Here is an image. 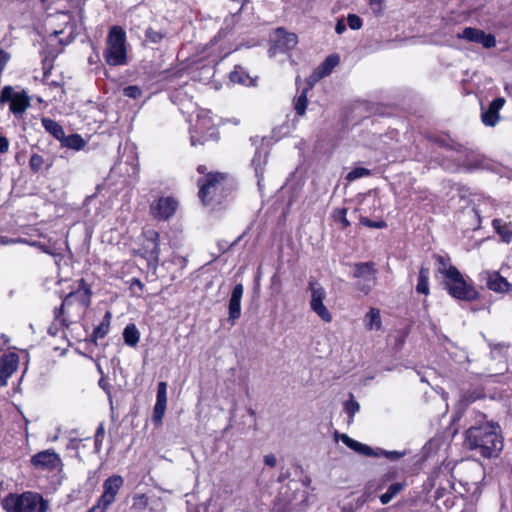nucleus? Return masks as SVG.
I'll return each mask as SVG.
<instances>
[{"label":"nucleus","mask_w":512,"mask_h":512,"mask_svg":"<svg viewBox=\"0 0 512 512\" xmlns=\"http://www.w3.org/2000/svg\"><path fill=\"white\" fill-rule=\"evenodd\" d=\"M466 445L484 458L497 457L503 449L501 428L497 423L486 422L466 431Z\"/></svg>","instance_id":"nucleus-1"},{"label":"nucleus","mask_w":512,"mask_h":512,"mask_svg":"<svg viewBox=\"0 0 512 512\" xmlns=\"http://www.w3.org/2000/svg\"><path fill=\"white\" fill-rule=\"evenodd\" d=\"M91 289L84 279L77 282V288L67 294L59 308L54 311L55 320L64 326L79 318L91 303Z\"/></svg>","instance_id":"nucleus-2"},{"label":"nucleus","mask_w":512,"mask_h":512,"mask_svg":"<svg viewBox=\"0 0 512 512\" xmlns=\"http://www.w3.org/2000/svg\"><path fill=\"white\" fill-rule=\"evenodd\" d=\"M437 260L442 265L439 271L445 276V289L451 297L462 301H474L478 299L479 292L472 282H468L455 266H447L444 257L438 256Z\"/></svg>","instance_id":"nucleus-3"},{"label":"nucleus","mask_w":512,"mask_h":512,"mask_svg":"<svg viewBox=\"0 0 512 512\" xmlns=\"http://www.w3.org/2000/svg\"><path fill=\"white\" fill-rule=\"evenodd\" d=\"M2 507L6 512H46L48 504L40 494L28 491L10 493L2 500Z\"/></svg>","instance_id":"nucleus-4"},{"label":"nucleus","mask_w":512,"mask_h":512,"mask_svg":"<svg viewBox=\"0 0 512 512\" xmlns=\"http://www.w3.org/2000/svg\"><path fill=\"white\" fill-rule=\"evenodd\" d=\"M104 58L110 66L127 63L126 33L120 26H112L106 38Z\"/></svg>","instance_id":"nucleus-5"},{"label":"nucleus","mask_w":512,"mask_h":512,"mask_svg":"<svg viewBox=\"0 0 512 512\" xmlns=\"http://www.w3.org/2000/svg\"><path fill=\"white\" fill-rule=\"evenodd\" d=\"M226 184V176L221 173H208L205 177L198 180L199 198L204 205L211 202H219L220 194Z\"/></svg>","instance_id":"nucleus-6"},{"label":"nucleus","mask_w":512,"mask_h":512,"mask_svg":"<svg viewBox=\"0 0 512 512\" xmlns=\"http://www.w3.org/2000/svg\"><path fill=\"white\" fill-rule=\"evenodd\" d=\"M31 98L24 89L16 90L12 86H4L0 91V104L9 103L10 112L21 118L30 107Z\"/></svg>","instance_id":"nucleus-7"},{"label":"nucleus","mask_w":512,"mask_h":512,"mask_svg":"<svg viewBox=\"0 0 512 512\" xmlns=\"http://www.w3.org/2000/svg\"><path fill=\"white\" fill-rule=\"evenodd\" d=\"M191 133V144H203L209 139H217V129L210 116V112L206 110H200L197 113L196 123L190 130Z\"/></svg>","instance_id":"nucleus-8"},{"label":"nucleus","mask_w":512,"mask_h":512,"mask_svg":"<svg viewBox=\"0 0 512 512\" xmlns=\"http://www.w3.org/2000/svg\"><path fill=\"white\" fill-rule=\"evenodd\" d=\"M308 290L311 292L310 309L325 323L333 320L331 312L324 304L327 293L325 288L315 279L308 283Z\"/></svg>","instance_id":"nucleus-9"},{"label":"nucleus","mask_w":512,"mask_h":512,"mask_svg":"<svg viewBox=\"0 0 512 512\" xmlns=\"http://www.w3.org/2000/svg\"><path fill=\"white\" fill-rule=\"evenodd\" d=\"M123 482V478L119 475L108 477L103 483V494L88 512H105L115 501V497L122 487Z\"/></svg>","instance_id":"nucleus-10"},{"label":"nucleus","mask_w":512,"mask_h":512,"mask_svg":"<svg viewBox=\"0 0 512 512\" xmlns=\"http://www.w3.org/2000/svg\"><path fill=\"white\" fill-rule=\"evenodd\" d=\"M432 141L439 147L455 151L457 154H459L456 160L466 168L473 169L477 167L476 162L472 160V158L474 157V152L466 148L462 144L456 143L455 141L446 136L435 137L432 139Z\"/></svg>","instance_id":"nucleus-11"},{"label":"nucleus","mask_w":512,"mask_h":512,"mask_svg":"<svg viewBox=\"0 0 512 512\" xmlns=\"http://www.w3.org/2000/svg\"><path fill=\"white\" fill-rule=\"evenodd\" d=\"M30 462L35 469L48 472L59 470L63 465L59 454L52 449L38 452L31 457Z\"/></svg>","instance_id":"nucleus-12"},{"label":"nucleus","mask_w":512,"mask_h":512,"mask_svg":"<svg viewBox=\"0 0 512 512\" xmlns=\"http://www.w3.org/2000/svg\"><path fill=\"white\" fill-rule=\"evenodd\" d=\"M178 200L172 196L159 197L150 205V214L157 220H168L176 212Z\"/></svg>","instance_id":"nucleus-13"},{"label":"nucleus","mask_w":512,"mask_h":512,"mask_svg":"<svg viewBox=\"0 0 512 512\" xmlns=\"http://www.w3.org/2000/svg\"><path fill=\"white\" fill-rule=\"evenodd\" d=\"M18 366V354L9 352L0 357V388L8 384L9 378L17 371Z\"/></svg>","instance_id":"nucleus-14"},{"label":"nucleus","mask_w":512,"mask_h":512,"mask_svg":"<svg viewBox=\"0 0 512 512\" xmlns=\"http://www.w3.org/2000/svg\"><path fill=\"white\" fill-rule=\"evenodd\" d=\"M505 104L503 97L494 99L487 109H483L481 113V120L485 126L494 127L500 120L499 112Z\"/></svg>","instance_id":"nucleus-15"},{"label":"nucleus","mask_w":512,"mask_h":512,"mask_svg":"<svg viewBox=\"0 0 512 512\" xmlns=\"http://www.w3.org/2000/svg\"><path fill=\"white\" fill-rule=\"evenodd\" d=\"M145 242L143 244V249L147 257L158 263L159 255H160V245H159V233L155 230H147L144 233Z\"/></svg>","instance_id":"nucleus-16"},{"label":"nucleus","mask_w":512,"mask_h":512,"mask_svg":"<svg viewBox=\"0 0 512 512\" xmlns=\"http://www.w3.org/2000/svg\"><path fill=\"white\" fill-rule=\"evenodd\" d=\"M243 285L236 284L231 292V296L229 299V321L232 323L235 322L241 316V299L243 296Z\"/></svg>","instance_id":"nucleus-17"},{"label":"nucleus","mask_w":512,"mask_h":512,"mask_svg":"<svg viewBox=\"0 0 512 512\" xmlns=\"http://www.w3.org/2000/svg\"><path fill=\"white\" fill-rule=\"evenodd\" d=\"M487 287L498 293L508 292L512 285L507 281L506 278L502 277L498 272H485Z\"/></svg>","instance_id":"nucleus-18"},{"label":"nucleus","mask_w":512,"mask_h":512,"mask_svg":"<svg viewBox=\"0 0 512 512\" xmlns=\"http://www.w3.org/2000/svg\"><path fill=\"white\" fill-rule=\"evenodd\" d=\"M342 442L354 452L367 457H380V453L372 447L352 439L346 434L341 435Z\"/></svg>","instance_id":"nucleus-19"},{"label":"nucleus","mask_w":512,"mask_h":512,"mask_svg":"<svg viewBox=\"0 0 512 512\" xmlns=\"http://www.w3.org/2000/svg\"><path fill=\"white\" fill-rule=\"evenodd\" d=\"M276 44L274 49L288 51L294 48L297 44V36L294 33L286 32L282 28L276 30Z\"/></svg>","instance_id":"nucleus-20"},{"label":"nucleus","mask_w":512,"mask_h":512,"mask_svg":"<svg viewBox=\"0 0 512 512\" xmlns=\"http://www.w3.org/2000/svg\"><path fill=\"white\" fill-rule=\"evenodd\" d=\"M376 270L374 264L371 262L358 263L355 265L353 276L355 278H361L366 282H375Z\"/></svg>","instance_id":"nucleus-21"},{"label":"nucleus","mask_w":512,"mask_h":512,"mask_svg":"<svg viewBox=\"0 0 512 512\" xmlns=\"http://www.w3.org/2000/svg\"><path fill=\"white\" fill-rule=\"evenodd\" d=\"M492 227L504 243L512 242V222L496 218L492 221Z\"/></svg>","instance_id":"nucleus-22"},{"label":"nucleus","mask_w":512,"mask_h":512,"mask_svg":"<svg viewBox=\"0 0 512 512\" xmlns=\"http://www.w3.org/2000/svg\"><path fill=\"white\" fill-rule=\"evenodd\" d=\"M364 326L368 331L372 330H380L382 328V320L380 310L374 307H371L369 311L365 314Z\"/></svg>","instance_id":"nucleus-23"},{"label":"nucleus","mask_w":512,"mask_h":512,"mask_svg":"<svg viewBox=\"0 0 512 512\" xmlns=\"http://www.w3.org/2000/svg\"><path fill=\"white\" fill-rule=\"evenodd\" d=\"M339 64L338 55H330L325 61L316 69L315 75L317 78H322L329 75L332 70Z\"/></svg>","instance_id":"nucleus-24"},{"label":"nucleus","mask_w":512,"mask_h":512,"mask_svg":"<svg viewBox=\"0 0 512 512\" xmlns=\"http://www.w3.org/2000/svg\"><path fill=\"white\" fill-rule=\"evenodd\" d=\"M267 162V154L257 150L252 159V165L255 170L256 177L258 178V185L260 186L263 179L264 166Z\"/></svg>","instance_id":"nucleus-25"},{"label":"nucleus","mask_w":512,"mask_h":512,"mask_svg":"<svg viewBox=\"0 0 512 512\" xmlns=\"http://www.w3.org/2000/svg\"><path fill=\"white\" fill-rule=\"evenodd\" d=\"M429 275L430 271L427 267L421 266L418 274V282L416 285V292L423 295H428L429 289Z\"/></svg>","instance_id":"nucleus-26"},{"label":"nucleus","mask_w":512,"mask_h":512,"mask_svg":"<svg viewBox=\"0 0 512 512\" xmlns=\"http://www.w3.org/2000/svg\"><path fill=\"white\" fill-rule=\"evenodd\" d=\"M123 339L126 345L135 347L140 339V332L135 324H128L123 331Z\"/></svg>","instance_id":"nucleus-27"},{"label":"nucleus","mask_w":512,"mask_h":512,"mask_svg":"<svg viewBox=\"0 0 512 512\" xmlns=\"http://www.w3.org/2000/svg\"><path fill=\"white\" fill-rule=\"evenodd\" d=\"M42 126L47 132L53 135L56 139L61 140L64 138V130L56 121L50 118H42Z\"/></svg>","instance_id":"nucleus-28"},{"label":"nucleus","mask_w":512,"mask_h":512,"mask_svg":"<svg viewBox=\"0 0 512 512\" xmlns=\"http://www.w3.org/2000/svg\"><path fill=\"white\" fill-rule=\"evenodd\" d=\"M405 487L403 482H395L389 485L387 491L380 496V502L383 505L388 504L394 497H396Z\"/></svg>","instance_id":"nucleus-29"},{"label":"nucleus","mask_w":512,"mask_h":512,"mask_svg":"<svg viewBox=\"0 0 512 512\" xmlns=\"http://www.w3.org/2000/svg\"><path fill=\"white\" fill-rule=\"evenodd\" d=\"M111 312L107 311L104 315L102 322L94 328L93 337L95 339L104 338L110 329Z\"/></svg>","instance_id":"nucleus-30"},{"label":"nucleus","mask_w":512,"mask_h":512,"mask_svg":"<svg viewBox=\"0 0 512 512\" xmlns=\"http://www.w3.org/2000/svg\"><path fill=\"white\" fill-rule=\"evenodd\" d=\"M230 81L233 83L249 85L251 84V78L249 75L241 68L236 67L229 75Z\"/></svg>","instance_id":"nucleus-31"},{"label":"nucleus","mask_w":512,"mask_h":512,"mask_svg":"<svg viewBox=\"0 0 512 512\" xmlns=\"http://www.w3.org/2000/svg\"><path fill=\"white\" fill-rule=\"evenodd\" d=\"M62 139L66 147L74 150H81L86 144L85 140L79 134H71L67 137L64 136Z\"/></svg>","instance_id":"nucleus-32"},{"label":"nucleus","mask_w":512,"mask_h":512,"mask_svg":"<svg viewBox=\"0 0 512 512\" xmlns=\"http://www.w3.org/2000/svg\"><path fill=\"white\" fill-rule=\"evenodd\" d=\"M480 29L473 28V27H466L463 29L461 33L457 34V37L460 39H464L468 42L476 43L479 40V36L481 35Z\"/></svg>","instance_id":"nucleus-33"},{"label":"nucleus","mask_w":512,"mask_h":512,"mask_svg":"<svg viewBox=\"0 0 512 512\" xmlns=\"http://www.w3.org/2000/svg\"><path fill=\"white\" fill-rule=\"evenodd\" d=\"M360 405L354 399L353 394L349 395V399L344 402V410L349 416V422L353 421V417L359 411Z\"/></svg>","instance_id":"nucleus-34"},{"label":"nucleus","mask_w":512,"mask_h":512,"mask_svg":"<svg viewBox=\"0 0 512 512\" xmlns=\"http://www.w3.org/2000/svg\"><path fill=\"white\" fill-rule=\"evenodd\" d=\"M166 36V33L162 31H156L153 28L149 27L145 31V38L147 42L158 44L160 43Z\"/></svg>","instance_id":"nucleus-35"},{"label":"nucleus","mask_w":512,"mask_h":512,"mask_svg":"<svg viewBox=\"0 0 512 512\" xmlns=\"http://www.w3.org/2000/svg\"><path fill=\"white\" fill-rule=\"evenodd\" d=\"M476 43L481 44L486 49H490L496 46V39L493 34H486L482 30L481 35L479 36V40Z\"/></svg>","instance_id":"nucleus-36"},{"label":"nucleus","mask_w":512,"mask_h":512,"mask_svg":"<svg viewBox=\"0 0 512 512\" xmlns=\"http://www.w3.org/2000/svg\"><path fill=\"white\" fill-rule=\"evenodd\" d=\"M307 107V96H306V90H304L296 99L295 101V111L297 115L302 116L304 115Z\"/></svg>","instance_id":"nucleus-37"},{"label":"nucleus","mask_w":512,"mask_h":512,"mask_svg":"<svg viewBox=\"0 0 512 512\" xmlns=\"http://www.w3.org/2000/svg\"><path fill=\"white\" fill-rule=\"evenodd\" d=\"M166 405L167 404L155 403V406L153 409V414H152V421L156 425H159L162 423V420H163V417H164V414L166 411Z\"/></svg>","instance_id":"nucleus-38"},{"label":"nucleus","mask_w":512,"mask_h":512,"mask_svg":"<svg viewBox=\"0 0 512 512\" xmlns=\"http://www.w3.org/2000/svg\"><path fill=\"white\" fill-rule=\"evenodd\" d=\"M371 174L370 170L364 167H357L351 170L347 176L346 179L348 181H354L362 177L369 176Z\"/></svg>","instance_id":"nucleus-39"},{"label":"nucleus","mask_w":512,"mask_h":512,"mask_svg":"<svg viewBox=\"0 0 512 512\" xmlns=\"http://www.w3.org/2000/svg\"><path fill=\"white\" fill-rule=\"evenodd\" d=\"M105 435V428L104 424L100 423V425L97 427L95 436H94V447L96 452H100L102 448V442Z\"/></svg>","instance_id":"nucleus-40"},{"label":"nucleus","mask_w":512,"mask_h":512,"mask_svg":"<svg viewBox=\"0 0 512 512\" xmlns=\"http://www.w3.org/2000/svg\"><path fill=\"white\" fill-rule=\"evenodd\" d=\"M156 403L167 404V383L166 382L158 383Z\"/></svg>","instance_id":"nucleus-41"},{"label":"nucleus","mask_w":512,"mask_h":512,"mask_svg":"<svg viewBox=\"0 0 512 512\" xmlns=\"http://www.w3.org/2000/svg\"><path fill=\"white\" fill-rule=\"evenodd\" d=\"M142 94V89L136 85H130L123 89V95L132 99H138Z\"/></svg>","instance_id":"nucleus-42"},{"label":"nucleus","mask_w":512,"mask_h":512,"mask_svg":"<svg viewBox=\"0 0 512 512\" xmlns=\"http://www.w3.org/2000/svg\"><path fill=\"white\" fill-rule=\"evenodd\" d=\"M360 222H361L362 225H364L366 227H369V228L382 229V228H385L387 226L386 222L383 221V220L373 221V220H370L367 217H362L360 219Z\"/></svg>","instance_id":"nucleus-43"},{"label":"nucleus","mask_w":512,"mask_h":512,"mask_svg":"<svg viewBox=\"0 0 512 512\" xmlns=\"http://www.w3.org/2000/svg\"><path fill=\"white\" fill-rule=\"evenodd\" d=\"M43 164H44V159L41 155L33 154L31 156L30 161H29V166L33 171H35V172L39 171L42 168Z\"/></svg>","instance_id":"nucleus-44"},{"label":"nucleus","mask_w":512,"mask_h":512,"mask_svg":"<svg viewBox=\"0 0 512 512\" xmlns=\"http://www.w3.org/2000/svg\"><path fill=\"white\" fill-rule=\"evenodd\" d=\"M347 24L352 30H358L362 27V19L356 14H349Z\"/></svg>","instance_id":"nucleus-45"},{"label":"nucleus","mask_w":512,"mask_h":512,"mask_svg":"<svg viewBox=\"0 0 512 512\" xmlns=\"http://www.w3.org/2000/svg\"><path fill=\"white\" fill-rule=\"evenodd\" d=\"M378 453H380V457L384 456L389 460H397L405 455V452H399V451H386L382 449H376Z\"/></svg>","instance_id":"nucleus-46"},{"label":"nucleus","mask_w":512,"mask_h":512,"mask_svg":"<svg viewBox=\"0 0 512 512\" xmlns=\"http://www.w3.org/2000/svg\"><path fill=\"white\" fill-rule=\"evenodd\" d=\"M347 210L345 208H342L337 211V214L335 215V218L337 221H339L343 228H346L350 225V222L348 221L346 217Z\"/></svg>","instance_id":"nucleus-47"},{"label":"nucleus","mask_w":512,"mask_h":512,"mask_svg":"<svg viewBox=\"0 0 512 512\" xmlns=\"http://www.w3.org/2000/svg\"><path fill=\"white\" fill-rule=\"evenodd\" d=\"M17 243H28L26 239L22 238H8L6 236L0 235V245H10V244H17Z\"/></svg>","instance_id":"nucleus-48"},{"label":"nucleus","mask_w":512,"mask_h":512,"mask_svg":"<svg viewBox=\"0 0 512 512\" xmlns=\"http://www.w3.org/2000/svg\"><path fill=\"white\" fill-rule=\"evenodd\" d=\"M9 54L4 50L0 49V75L2 74L7 62L9 61Z\"/></svg>","instance_id":"nucleus-49"},{"label":"nucleus","mask_w":512,"mask_h":512,"mask_svg":"<svg viewBox=\"0 0 512 512\" xmlns=\"http://www.w3.org/2000/svg\"><path fill=\"white\" fill-rule=\"evenodd\" d=\"M264 463L270 467H274L277 463V459L273 454H267L264 456Z\"/></svg>","instance_id":"nucleus-50"},{"label":"nucleus","mask_w":512,"mask_h":512,"mask_svg":"<svg viewBox=\"0 0 512 512\" xmlns=\"http://www.w3.org/2000/svg\"><path fill=\"white\" fill-rule=\"evenodd\" d=\"M49 73H50V71H49V70H47V71H45V72H44V75H43V82H44V83H46L47 85H49V87H55V88L60 87V84H59L58 82H56V81H51V82H49V81H48Z\"/></svg>","instance_id":"nucleus-51"},{"label":"nucleus","mask_w":512,"mask_h":512,"mask_svg":"<svg viewBox=\"0 0 512 512\" xmlns=\"http://www.w3.org/2000/svg\"><path fill=\"white\" fill-rule=\"evenodd\" d=\"M346 30V24L343 19L338 20L335 26V31L337 34H342Z\"/></svg>","instance_id":"nucleus-52"},{"label":"nucleus","mask_w":512,"mask_h":512,"mask_svg":"<svg viewBox=\"0 0 512 512\" xmlns=\"http://www.w3.org/2000/svg\"><path fill=\"white\" fill-rule=\"evenodd\" d=\"M9 149V142L6 137H0V152L5 153Z\"/></svg>","instance_id":"nucleus-53"},{"label":"nucleus","mask_w":512,"mask_h":512,"mask_svg":"<svg viewBox=\"0 0 512 512\" xmlns=\"http://www.w3.org/2000/svg\"><path fill=\"white\" fill-rule=\"evenodd\" d=\"M27 244H30L32 246H36V247L40 248L43 252H45L47 254H52V252L50 251V249L47 246H45V245H43V244H41L39 242H28Z\"/></svg>","instance_id":"nucleus-54"},{"label":"nucleus","mask_w":512,"mask_h":512,"mask_svg":"<svg viewBox=\"0 0 512 512\" xmlns=\"http://www.w3.org/2000/svg\"><path fill=\"white\" fill-rule=\"evenodd\" d=\"M9 342H10V338L5 334H1V336H0V351L3 350L4 347L9 344Z\"/></svg>","instance_id":"nucleus-55"},{"label":"nucleus","mask_w":512,"mask_h":512,"mask_svg":"<svg viewBox=\"0 0 512 512\" xmlns=\"http://www.w3.org/2000/svg\"><path fill=\"white\" fill-rule=\"evenodd\" d=\"M136 501H139L141 504H147V497L145 495H139L135 498Z\"/></svg>","instance_id":"nucleus-56"},{"label":"nucleus","mask_w":512,"mask_h":512,"mask_svg":"<svg viewBox=\"0 0 512 512\" xmlns=\"http://www.w3.org/2000/svg\"><path fill=\"white\" fill-rule=\"evenodd\" d=\"M371 287V284H365L360 288V290L363 291L365 294H368L369 291L371 290Z\"/></svg>","instance_id":"nucleus-57"},{"label":"nucleus","mask_w":512,"mask_h":512,"mask_svg":"<svg viewBox=\"0 0 512 512\" xmlns=\"http://www.w3.org/2000/svg\"><path fill=\"white\" fill-rule=\"evenodd\" d=\"M197 171L200 173V174H203L207 171V167L205 165H199L197 167Z\"/></svg>","instance_id":"nucleus-58"},{"label":"nucleus","mask_w":512,"mask_h":512,"mask_svg":"<svg viewBox=\"0 0 512 512\" xmlns=\"http://www.w3.org/2000/svg\"><path fill=\"white\" fill-rule=\"evenodd\" d=\"M132 283H133V284H135V285H137L140 289H142V288H143V284H142V282H141L139 279H137V278H134V279L132 280Z\"/></svg>","instance_id":"nucleus-59"},{"label":"nucleus","mask_w":512,"mask_h":512,"mask_svg":"<svg viewBox=\"0 0 512 512\" xmlns=\"http://www.w3.org/2000/svg\"><path fill=\"white\" fill-rule=\"evenodd\" d=\"M394 477V474L393 473H388L386 474L384 477H383V483H385L386 481L392 479Z\"/></svg>","instance_id":"nucleus-60"},{"label":"nucleus","mask_w":512,"mask_h":512,"mask_svg":"<svg viewBox=\"0 0 512 512\" xmlns=\"http://www.w3.org/2000/svg\"><path fill=\"white\" fill-rule=\"evenodd\" d=\"M99 385H100V387H102L103 389H106V386H105V384H104L103 379H101V380L99 381Z\"/></svg>","instance_id":"nucleus-61"},{"label":"nucleus","mask_w":512,"mask_h":512,"mask_svg":"<svg viewBox=\"0 0 512 512\" xmlns=\"http://www.w3.org/2000/svg\"><path fill=\"white\" fill-rule=\"evenodd\" d=\"M376 2V0H371V3ZM378 3H381V0H377Z\"/></svg>","instance_id":"nucleus-62"}]
</instances>
